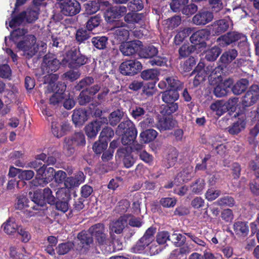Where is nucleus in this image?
I'll list each match as a JSON object with an SVG mask.
<instances>
[{
  "label": "nucleus",
  "mask_w": 259,
  "mask_h": 259,
  "mask_svg": "<svg viewBox=\"0 0 259 259\" xmlns=\"http://www.w3.org/2000/svg\"><path fill=\"white\" fill-rule=\"evenodd\" d=\"M144 18L143 13L135 12H129L126 14L124 17V20L127 24L134 25L136 23H140Z\"/></svg>",
  "instance_id": "nucleus-31"
},
{
  "label": "nucleus",
  "mask_w": 259,
  "mask_h": 259,
  "mask_svg": "<svg viewBox=\"0 0 259 259\" xmlns=\"http://www.w3.org/2000/svg\"><path fill=\"white\" fill-rule=\"evenodd\" d=\"M162 94V100L165 103H175L178 100L180 95L178 92L176 90H167Z\"/></svg>",
  "instance_id": "nucleus-30"
},
{
  "label": "nucleus",
  "mask_w": 259,
  "mask_h": 259,
  "mask_svg": "<svg viewBox=\"0 0 259 259\" xmlns=\"http://www.w3.org/2000/svg\"><path fill=\"white\" fill-rule=\"evenodd\" d=\"M158 53V51L157 48L151 45L144 47V46L140 49L139 53V56L142 58L150 59L156 56Z\"/></svg>",
  "instance_id": "nucleus-28"
},
{
  "label": "nucleus",
  "mask_w": 259,
  "mask_h": 259,
  "mask_svg": "<svg viewBox=\"0 0 259 259\" xmlns=\"http://www.w3.org/2000/svg\"><path fill=\"white\" fill-rule=\"evenodd\" d=\"M115 133L121 136V142L124 145H129L134 143L138 134L134 123L128 118L118 124Z\"/></svg>",
  "instance_id": "nucleus-1"
},
{
  "label": "nucleus",
  "mask_w": 259,
  "mask_h": 259,
  "mask_svg": "<svg viewBox=\"0 0 259 259\" xmlns=\"http://www.w3.org/2000/svg\"><path fill=\"white\" fill-rule=\"evenodd\" d=\"M128 215L127 214L121 216L118 220L113 221L110 226V233L112 236V233L120 234L122 233L125 227L127 224Z\"/></svg>",
  "instance_id": "nucleus-20"
},
{
  "label": "nucleus",
  "mask_w": 259,
  "mask_h": 259,
  "mask_svg": "<svg viewBox=\"0 0 259 259\" xmlns=\"http://www.w3.org/2000/svg\"><path fill=\"white\" fill-rule=\"evenodd\" d=\"M84 131L88 138L89 139L95 138L99 131L101 130L100 125L96 121H93L88 124L84 127Z\"/></svg>",
  "instance_id": "nucleus-32"
},
{
  "label": "nucleus",
  "mask_w": 259,
  "mask_h": 259,
  "mask_svg": "<svg viewBox=\"0 0 259 259\" xmlns=\"http://www.w3.org/2000/svg\"><path fill=\"white\" fill-rule=\"evenodd\" d=\"M222 50L218 47L214 46L205 52V58L208 61H214L220 56Z\"/></svg>",
  "instance_id": "nucleus-46"
},
{
  "label": "nucleus",
  "mask_w": 259,
  "mask_h": 259,
  "mask_svg": "<svg viewBox=\"0 0 259 259\" xmlns=\"http://www.w3.org/2000/svg\"><path fill=\"white\" fill-rule=\"evenodd\" d=\"M127 8L123 6H113L108 8L105 13V18L108 22H112L125 14Z\"/></svg>",
  "instance_id": "nucleus-16"
},
{
  "label": "nucleus",
  "mask_w": 259,
  "mask_h": 259,
  "mask_svg": "<svg viewBox=\"0 0 259 259\" xmlns=\"http://www.w3.org/2000/svg\"><path fill=\"white\" fill-rule=\"evenodd\" d=\"M234 231L236 235L240 237H246L249 233V227L247 223L243 221H236L233 224Z\"/></svg>",
  "instance_id": "nucleus-25"
},
{
  "label": "nucleus",
  "mask_w": 259,
  "mask_h": 259,
  "mask_svg": "<svg viewBox=\"0 0 259 259\" xmlns=\"http://www.w3.org/2000/svg\"><path fill=\"white\" fill-rule=\"evenodd\" d=\"M238 52L235 49H230L225 52L221 56L220 61L221 63L224 64L225 66H227L232 61H233L237 56Z\"/></svg>",
  "instance_id": "nucleus-34"
},
{
  "label": "nucleus",
  "mask_w": 259,
  "mask_h": 259,
  "mask_svg": "<svg viewBox=\"0 0 259 259\" xmlns=\"http://www.w3.org/2000/svg\"><path fill=\"white\" fill-rule=\"evenodd\" d=\"M4 232L8 235H12L18 232L20 227L15 221L14 218H9L2 226Z\"/></svg>",
  "instance_id": "nucleus-33"
},
{
  "label": "nucleus",
  "mask_w": 259,
  "mask_h": 259,
  "mask_svg": "<svg viewBox=\"0 0 259 259\" xmlns=\"http://www.w3.org/2000/svg\"><path fill=\"white\" fill-rule=\"evenodd\" d=\"M195 2H199L205 1L208 3L213 12L218 13L223 10V0H194Z\"/></svg>",
  "instance_id": "nucleus-52"
},
{
  "label": "nucleus",
  "mask_w": 259,
  "mask_h": 259,
  "mask_svg": "<svg viewBox=\"0 0 259 259\" xmlns=\"http://www.w3.org/2000/svg\"><path fill=\"white\" fill-rule=\"evenodd\" d=\"M36 42V38L34 35H28L17 43V47L23 51L29 58H31L38 52V47Z\"/></svg>",
  "instance_id": "nucleus-8"
},
{
  "label": "nucleus",
  "mask_w": 259,
  "mask_h": 259,
  "mask_svg": "<svg viewBox=\"0 0 259 259\" xmlns=\"http://www.w3.org/2000/svg\"><path fill=\"white\" fill-rule=\"evenodd\" d=\"M167 62V59L166 57L157 56V55L151 59L149 60L148 62L153 66H156L162 67L166 66Z\"/></svg>",
  "instance_id": "nucleus-62"
},
{
  "label": "nucleus",
  "mask_w": 259,
  "mask_h": 259,
  "mask_svg": "<svg viewBox=\"0 0 259 259\" xmlns=\"http://www.w3.org/2000/svg\"><path fill=\"white\" fill-rule=\"evenodd\" d=\"M205 186V180L199 178L191 185L192 192L195 194H200L203 190Z\"/></svg>",
  "instance_id": "nucleus-55"
},
{
  "label": "nucleus",
  "mask_w": 259,
  "mask_h": 259,
  "mask_svg": "<svg viewBox=\"0 0 259 259\" xmlns=\"http://www.w3.org/2000/svg\"><path fill=\"white\" fill-rule=\"evenodd\" d=\"M192 178L191 172L187 169H184L178 174L175 179V182H178L179 184H182L190 181Z\"/></svg>",
  "instance_id": "nucleus-49"
},
{
  "label": "nucleus",
  "mask_w": 259,
  "mask_h": 259,
  "mask_svg": "<svg viewBox=\"0 0 259 259\" xmlns=\"http://www.w3.org/2000/svg\"><path fill=\"white\" fill-rule=\"evenodd\" d=\"M71 69H77L89 63V58L81 53L79 47H72L67 51L63 59Z\"/></svg>",
  "instance_id": "nucleus-2"
},
{
  "label": "nucleus",
  "mask_w": 259,
  "mask_h": 259,
  "mask_svg": "<svg viewBox=\"0 0 259 259\" xmlns=\"http://www.w3.org/2000/svg\"><path fill=\"white\" fill-rule=\"evenodd\" d=\"M73 243L70 241L61 243L56 247V250L57 254L59 255H65L68 253L73 248Z\"/></svg>",
  "instance_id": "nucleus-47"
},
{
  "label": "nucleus",
  "mask_w": 259,
  "mask_h": 259,
  "mask_svg": "<svg viewBox=\"0 0 259 259\" xmlns=\"http://www.w3.org/2000/svg\"><path fill=\"white\" fill-rule=\"evenodd\" d=\"M115 157L119 159H122L124 165L126 168H130L135 162L134 158L131 155L130 148L128 147L119 148Z\"/></svg>",
  "instance_id": "nucleus-17"
},
{
  "label": "nucleus",
  "mask_w": 259,
  "mask_h": 259,
  "mask_svg": "<svg viewBox=\"0 0 259 259\" xmlns=\"http://www.w3.org/2000/svg\"><path fill=\"white\" fill-rule=\"evenodd\" d=\"M156 90L155 83L149 82L143 86L142 95L146 98L150 97L155 94Z\"/></svg>",
  "instance_id": "nucleus-63"
},
{
  "label": "nucleus",
  "mask_w": 259,
  "mask_h": 259,
  "mask_svg": "<svg viewBox=\"0 0 259 259\" xmlns=\"http://www.w3.org/2000/svg\"><path fill=\"white\" fill-rule=\"evenodd\" d=\"M72 120L75 125H82L88 120L87 111L81 109L74 110L72 115Z\"/></svg>",
  "instance_id": "nucleus-26"
},
{
  "label": "nucleus",
  "mask_w": 259,
  "mask_h": 259,
  "mask_svg": "<svg viewBox=\"0 0 259 259\" xmlns=\"http://www.w3.org/2000/svg\"><path fill=\"white\" fill-rule=\"evenodd\" d=\"M114 135V132L113 130L110 127L105 126L101 131L99 138L103 141H106L108 143V142L111 140Z\"/></svg>",
  "instance_id": "nucleus-56"
},
{
  "label": "nucleus",
  "mask_w": 259,
  "mask_h": 259,
  "mask_svg": "<svg viewBox=\"0 0 259 259\" xmlns=\"http://www.w3.org/2000/svg\"><path fill=\"white\" fill-rule=\"evenodd\" d=\"M88 232L91 234L93 238L95 239L96 243L98 246H104L108 243V236L104 224H96L89 228Z\"/></svg>",
  "instance_id": "nucleus-9"
},
{
  "label": "nucleus",
  "mask_w": 259,
  "mask_h": 259,
  "mask_svg": "<svg viewBox=\"0 0 259 259\" xmlns=\"http://www.w3.org/2000/svg\"><path fill=\"white\" fill-rule=\"evenodd\" d=\"M29 195L32 200L35 203L36 210H44L47 203L51 205H54L55 201L57 199L53 196L52 191L49 188H45L41 192L40 190H36L33 193L29 192Z\"/></svg>",
  "instance_id": "nucleus-3"
},
{
  "label": "nucleus",
  "mask_w": 259,
  "mask_h": 259,
  "mask_svg": "<svg viewBox=\"0 0 259 259\" xmlns=\"http://www.w3.org/2000/svg\"><path fill=\"white\" fill-rule=\"evenodd\" d=\"M102 19L100 16L96 15L91 17L85 23V28L89 31H92L94 29L99 26L101 22Z\"/></svg>",
  "instance_id": "nucleus-53"
},
{
  "label": "nucleus",
  "mask_w": 259,
  "mask_h": 259,
  "mask_svg": "<svg viewBox=\"0 0 259 259\" xmlns=\"http://www.w3.org/2000/svg\"><path fill=\"white\" fill-rule=\"evenodd\" d=\"M17 198V201L15 204L16 209L19 210L26 209V210L29 212H31L32 210H36L35 203L32 200L30 201L26 196L19 195Z\"/></svg>",
  "instance_id": "nucleus-22"
},
{
  "label": "nucleus",
  "mask_w": 259,
  "mask_h": 259,
  "mask_svg": "<svg viewBox=\"0 0 259 259\" xmlns=\"http://www.w3.org/2000/svg\"><path fill=\"white\" fill-rule=\"evenodd\" d=\"M179 105L177 103H166V105L163 107L161 113L164 115H170L177 111Z\"/></svg>",
  "instance_id": "nucleus-64"
},
{
  "label": "nucleus",
  "mask_w": 259,
  "mask_h": 259,
  "mask_svg": "<svg viewBox=\"0 0 259 259\" xmlns=\"http://www.w3.org/2000/svg\"><path fill=\"white\" fill-rule=\"evenodd\" d=\"M156 232V228L155 227L153 226L149 227L146 231L144 235L131 248V251L135 253H142L154 240V235Z\"/></svg>",
  "instance_id": "nucleus-5"
},
{
  "label": "nucleus",
  "mask_w": 259,
  "mask_h": 259,
  "mask_svg": "<svg viewBox=\"0 0 259 259\" xmlns=\"http://www.w3.org/2000/svg\"><path fill=\"white\" fill-rule=\"evenodd\" d=\"M157 134L158 133L155 130L148 129L142 132L140 137L145 143H148L154 140L157 137Z\"/></svg>",
  "instance_id": "nucleus-42"
},
{
  "label": "nucleus",
  "mask_w": 259,
  "mask_h": 259,
  "mask_svg": "<svg viewBox=\"0 0 259 259\" xmlns=\"http://www.w3.org/2000/svg\"><path fill=\"white\" fill-rule=\"evenodd\" d=\"M91 31L85 27H81L76 30L75 40L78 45L84 44L91 37Z\"/></svg>",
  "instance_id": "nucleus-27"
},
{
  "label": "nucleus",
  "mask_w": 259,
  "mask_h": 259,
  "mask_svg": "<svg viewBox=\"0 0 259 259\" xmlns=\"http://www.w3.org/2000/svg\"><path fill=\"white\" fill-rule=\"evenodd\" d=\"M210 32L205 29H202L193 33L190 38L192 45L196 48L197 54L204 52L206 48V41L208 39Z\"/></svg>",
  "instance_id": "nucleus-7"
},
{
  "label": "nucleus",
  "mask_w": 259,
  "mask_h": 259,
  "mask_svg": "<svg viewBox=\"0 0 259 259\" xmlns=\"http://www.w3.org/2000/svg\"><path fill=\"white\" fill-rule=\"evenodd\" d=\"M25 12V19L28 23H32L38 18L39 9L38 7L28 8Z\"/></svg>",
  "instance_id": "nucleus-43"
},
{
  "label": "nucleus",
  "mask_w": 259,
  "mask_h": 259,
  "mask_svg": "<svg viewBox=\"0 0 259 259\" xmlns=\"http://www.w3.org/2000/svg\"><path fill=\"white\" fill-rule=\"evenodd\" d=\"M142 67V63L137 60H128L120 65L119 70L122 75L134 76L140 72Z\"/></svg>",
  "instance_id": "nucleus-10"
},
{
  "label": "nucleus",
  "mask_w": 259,
  "mask_h": 259,
  "mask_svg": "<svg viewBox=\"0 0 259 259\" xmlns=\"http://www.w3.org/2000/svg\"><path fill=\"white\" fill-rule=\"evenodd\" d=\"M143 47V42L139 40H133L121 44L119 50L124 56H130L139 53Z\"/></svg>",
  "instance_id": "nucleus-14"
},
{
  "label": "nucleus",
  "mask_w": 259,
  "mask_h": 259,
  "mask_svg": "<svg viewBox=\"0 0 259 259\" xmlns=\"http://www.w3.org/2000/svg\"><path fill=\"white\" fill-rule=\"evenodd\" d=\"M195 52L197 54V50L192 45L184 44L179 50V58H186Z\"/></svg>",
  "instance_id": "nucleus-44"
},
{
  "label": "nucleus",
  "mask_w": 259,
  "mask_h": 259,
  "mask_svg": "<svg viewBox=\"0 0 259 259\" xmlns=\"http://www.w3.org/2000/svg\"><path fill=\"white\" fill-rule=\"evenodd\" d=\"M123 116V112L117 109L112 112L109 115V123L112 126H116L121 120Z\"/></svg>",
  "instance_id": "nucleus-45"
},
{
  "label": "nucleus",
  "mask_w": 259,
  "mask_h": 259,
  "mask_svg": "<svg viewBox=\"0 0 259 259\" xmlns=\"http://www.w3.org/2000/svg\"><path fill=\"white\" fill-rule=\"evenodd\" d=\"M192 31L193 29L190 27H186L179 31L174 37L175 44L180 45L186 38L192 33Z\"/></svg>",
  "instance_id": "nucleus-37"
},
{
  "label": "nucleus",
  "mask_w": 259,
  "mask_h": 259,
  "mask_svg": "<svg viewBox=\"0 0 259 259\" xmlns=\"http://www.w3.org/2000/svg\"><path fill=\"white\" fill-rule=\"evenodd\" d=\"M26 15V12L23 11L17 16H14L9 22V26L13 28L21 25L25 19Z\"/></svg>",
  "instance_id": "nucleus-57"
},
{
  "label": "nucleus",
  "mask_w": 259,
  "mask_h": 259,
  "mask_svg": "<svg viewBox=\"0 0 259 259\" xmlns=\"http://www.w3.org/2000/svg\"><path fill=\"white\" fill-rule=\"evenodd\" d=\"M218 40H222L225 45L228 46L238 41V47L241 49L247 47V37L242 33L237 31H230L221 35Z\"/></svg>",
  "instance_id": "nucleus-6"
},
{
  "label": "nucleus",
  "mask_w": 259,
  "mask_h": 259,
  "mask_svg": "<svg viewBox=\"0 0 259 259\" xmlns=\"http://www.w3.org/2000/svg\"><path fill=\"white\" fill-rule=\"evenodd\" d=\"M168 88L171 90H176L178 92L183 89L184 83L177 77L173 76L166 77Z\"/></svg>",
  "instance_id": "nucleus-50"
},
{
  "label": "nucleus",
  "mask_w": 259,
  "mask_h": 259,
  "mask_svg": "<svg viewBox=\"0 0 259 259\" xmlns=\"http://www.w3.org/2000/svg\"><path fill=\"white\" fill-rule=\"evenodd\" d=\"M176 124V120L173 119L171 117H167L163 115L159 118L156 127L160 131H164L172 129Z\"/></svg>",
  "instance_id": "nucleus-23"
},
{
  "label": "nucleus",
  "mask_w": 259,
  "mask_h": 259,
  "mask_svg": "<svg viewBox=\"0 0 259 259\" xmlns=\"http://www.w3.org/2000/svg\"><path fill=\"white\" fill-rule=\"evenodd\" d=\"M86 144L85 136L82 132L74 133L64 140L63 150L67 156H70L75 152L76 147H84Z\"/></svg>",
  "instance_id": "nucleus-4"
},
{
  "label": "nucleus",
  "mask_w": 259,
  "mask_h": 259,
  "mask_svg": "<svg viewBox=\"0 0 259 259\" xmlns=\"http://www.w3.org/2000/svg\"><path fill=\"white\" fill-rule=\"evenodd\" d=\"M190 252V248L188 246H182L180 248L174 249L171 252L172 256L178 257L180 258L186 257V254Z\"/></svg>",
  "instance_id": "nucleus-61"
},
{
  "label": "nucleus",
  "mask_w": 259,
  "mask_h": 259,
  "mask_svg": "<svg viewBox=\"0 0 259 259\" xmlns=\"http://www.w3.org/2000/svg\"><path fill=\"white\" fill-rule=\"evenodd\" d=\"M144 8L143 2L142 0H132L127 4L129 11L135 12L142 10Z\"/></svg>",
  "instance_id": "nucleus-60"
},
{
  "label": "nucleus",
  "mask_w": 259,
  "mask_h": 259,
  "mask_svg": "<svg viewBox=\"0 0 259 259\" xmlns=\"http://www.w3.org/2000/svg\"><path fill=\"white\" fill-rule=\"evenodd\" d=\"M47 166L45 164L41 165L38 169H36V177L35 179L33 180V183L34 186H38L40 185H44L45 184V181L44 176L46 175V169Z\"/></svg>",
  "instance_id": "nucleus-39"
},
{
  "label": "nucleus",
  "mask_w": 259,
  "mask_h": 259,
  "mask_svg": "<svg viewBox=\"0 0 259 259\" xmlns=\"http://www.w3.org/2000/svg\"><path fill=\"white\" fill-rule=\"evenodd\" d=\"M70 198L69 193L60 192L54 203L56 209L63 213L67 212L69 209V201Z\"/></svg>",
  "instance_id": "nucleus-19"
},
{
  "label": "nucleus",
  "mask_w": 259,
  "mask_h": 259,
  "mask_svg": "<svg viewBox=\"0 0 259 259\" xmlns=\"http://www.w3.org/2000/svg\"><path fill=\"white\" fill-rule=\"evenodd\" d=\"M159 72L156 69H148L143 70L141 73V77L144 80H155L158 79Z\"/></svg>",
  "instance_id": "nucleus-48"
},
{
  "label": "nucleus",
  "mask_w": 259,
  "mask_h": 259,
  "mask_svg": "<svg viewBox=\"0 0 259 259\" xmlns=\"http://www.w3.org/2000/svg\"><path fill=\"white\" fill-rule=\"evenodd\" d=\"M60 64V61L56 58L55 55L48 54L44 57L41 64L42 69L45 72L52 74L59 69Z\"/></svg>",
  "instance_id": "nucleus-13"
},
{
  "label": "nucleus",
  "mask_w": 259,
  "mask_h": 259,
  "mask_svg": "<svg viewBox=\"0 0 259 259\" xmlns=\"http://www.w3.org/2000/svg\"><path fill=\"white\" fill-rule=\"evenodd\" d=\"M93 100V97L87 90H83L77 97V101L81 106H85Z\"/></svg>",
  "instance_id": "nucleus-51"
},
{
  "label": "nucleus",
  "mask_w": 259,
  "mask_h": 259,
  "mask_svg": "<svg viewBox=\"0 0 259 259\" xmlns=\"http://www.w3.org/2000/svg\"><path fill=\"white\" fill-rule=\"evenodd\" d=\"M248 84L249 81L247 79L241 78L232 87V91L235 95H240L245 91Z\"/></svg>",
  "instance_id": "nucleus-35"
},
{
  "label": "nucleus",
  "mask_w": 259,
  "mask_h": 259,
  "mask_svg": "<svg viewBox=\"0 0 259 259\" xmlns=\"http://www.w3.org/2000/svg\"><path fill=\"white\" fill-rule=\"evenodd\" d=\"M108 38L105 36H97L92 38V43L94 47L98 50H104L108 44Z\"/></svg>",
  "instance_id": "nucleus-38"
},
{
  "label": "nucleus",
  "mask_w": 259,
  "mask_h": 259,
  "mask_svg": "<svg viewBox=\"0 0 259 259\" xmlns=\"http://www.w3.org/2000/svg\"><path fill=\"white\" fill-rule=\"evenodd\" d=\"M258 98L259 86L257 84H252L242 97L241 104L244 107H248L254 105Z\"/></svg>",
  "instance_id": "nucleus-12"
},
{
  "label": "nucleus",
  "mask_w": 259,
  "mask_h": 259,
  "mask_svg": "<svg viewBox=\"0 0 259 259\" xmlns=\"http://www.w3.org/2000/svg\"><path fill=\"white\" fill-rule=\"evenodd\" d=\"M84 8L87 14L92 15L100 9V5L96 1H90L84 5Z\"/></svg>",
  "instance_id": "nucleus-58"
},
{
  "label": "nucleus",
  "mask_w": 259,
  "mask_h": 259,
  "mask_svg": "<svg viewBox=\"0 0 259 259\" xmlns=\"http://www.w3.org/2000/svg\"><path fill=\"white\" fill-rule=\"evenodd\" d=\"M61 12L66 16H73L79 13L81 7L77 0H67L60 4Z\"/></svg>",
  "instance_id": "nucleus-15"
},
{
  "label": "nucleus",
  "mask_w": 259,
  "mask_h": 259,
  "mask_svg": "<svg viewBox=\"0 0 259 259\" xmlns=\"http://www.w3.org/2000/svg\"><path fill=\"white\" fill-rule=\"evenodd\" d=\"M107 146L108 143L106 141L99 138V140L94 144L93 149L96 154H101L107 149Z\"/></svg>",
  "instance_id": "nucleus-59"
},
{
  "label": "nucleus",
  "mask_w": 259,
  "mask_h": 259,
  "mask_svg": "<svg viewBox=\"0 0 259 259\" xmlns=\"http://www.w3.org/2000/svg\"><path fill=\"white\" fill-rule=\"evenodd\" d=\"M230 21L223 19L215 21L212 25V32L214 35H219L226 32L229 27Z\"/></svg>",
  "instance_id": "nucleus-24"
},
{
  "label": "nucleus",
  "mask_w": 259,
  "mask_h": 259,
  "mask_svg": "<svg viewBox=\"0 0 259 259\" xmlns=\"http://www.w3.org/2000/svg\"><path fill=\"white\" fill-rule=\"evenodd\" d=\"M130 33L128 30L125 28H117L114 31L113 36L114 39L122 44L128 39Z\"/></svg>",
  "instance_id": "nucleus-36"
},
{
  "label": "nucleus",
  "mask_w": 259,
  "mask_h": 259,
  "mask_svg": "<svg viewBox=\"0 0 259 259\" xmlns=\"http://www.w3.org/2000/svg\"><path fill=\"white\" fill-rule=\"evenodd\" d=\"M226 104V101L224 100H217L210 105V108L216 115L221 116L228 111Z\"/></svg>",
  "instance_id": "nucleus-29"
},
{
  "label": "nucleus",
  "mask_w": 259,
  "mask_h": 259,
  "mask_svg": "<svg viewBox=\"0 0 259 259\" xmlns=\"http://www.w3.org/2000/svg\"><path fill=\"white\" fill-rule=\"evenodd\" d=\"M245 121L243 119L239 118L237 121L228 127V132L231 135H237L245 128Z\"/></svg>",
  "instance_id": "nucleus-41"
},
{
  "label": "nucleus",
  "mask_w": 259,
  "mask_h": 259,
  "mask_svg": "<svg viewBox=\"0 0 259 259\" xmlns=\"http://www.w3.org/2000/svg\"><path fill=\"white\" fill-rule=\"evenodd\" d=\"M213 18L212 12L207 10L199 11L192 18V22L197 25H205Z\"/></svg>",
  "instance_id": "nucleus-18"
},
{
  "label": "nucleus",
  "mask_w": 259,
  "mask_h": 259,
  "mask_svg": "<svg viewBox=\"0 0 259 259\" xmlns=\"http://www.w3.org/2000/svg\"><path fill=\"white\" fill-rule=\"evenodd\" d=\"M216 203L220 206L232 207L235 204V200L233 197L227 195L218 199Z\"/></svg>",
  "instance_id": "nucleus-54"
},
{
  "label": "nucleus",
  "mask_w": 259,
  "mask_h": 259,
  "mask_svg": "<svg viewBox=\"0 0 259 259\" xmlns=\"http://www.w3.org/2000/svg\"><path fill=\"white\" fill-rule=\"evenodd\" d=\"M179 152L174 147H171L167 150L163 160V166L168 169L175 165L178 160Z\"/></svg>",
  "instance_id": "nucleus-21"
},
{
  "label": "nucleus",
  "mask_w": 259,
  "mask_h": 259,
  "mask_svg": "<svg viewBox=\"0 0 259 259\" xmlns=\"http://www.w3.org/2000/svg\"><path fill=\"white\" fill-rule=\"evenodd\" d=\"M77 239L79 241L78 243V250L80 253L86 254L89 252L91 247L93 245L94 239L91 234L85 231L79 232L77 235Z\"/></svg>",
  "instance_id": "nucleus-11"
},
{
  "label": "nucleus",
  "mask_w": 259,
  "mask_h": 259,
  "mask_svg": "<svg viewBox=\"0 0 259 259\" xmlns=\"http://www.w3.org/2000/svg\"><path fill=\"white\" fill-rule=\"evenodd\" d=\"M129 112L132 117L138 121L144 118V115L146 112L144 108L138 105L132 106L129 109Z\"/></svg>",
  "instance_id": "nucleus-40"
}]
</instances>
